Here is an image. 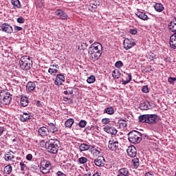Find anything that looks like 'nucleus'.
<instances>
[{"instance_id":"nucleus-1","label":"nucleus","mask_w":176,"mask_h":176,"mask_svg":"<svg viewBox=\"0 0 176 176\" xmlns=\"http://www.w3.org/2000/svg\"><path fill=\"white\" fill-rule=\"evenodd\" d=\"M88 54L92 58L93 61H96L101 57L102 54V45L98 42L92 43L88 49Z\"/></svg>"},{"instance_id":"nucleus-2","label":"nucleus","mask_w":176,"mask_h":176,"mask_svg":"<svg viewBox=\"0 0 176 176\" xmlns=\"http://www.w3.org/2000/svg\"><path fill=\"white\" fill-rule=\"evenodd\" d=\"M159 116L157 114H143L139 116L140 123H147V124H155L157 123Z\"/></svg>"},{"instance_id":"nucleus-3","label":"nucleus","mask_w":176,"mask_h":176,"mask_svg":"<svg viewBox=\"0 0 176 176\" xmlns=\"http://www.w3.org/2000/svg\"><path fill=\"white\" fill-rule=\"evenodd\" d=\"M47 152L52 154H56L58 152L60 148V141L57 139H51L46 144Z\"/></svg>"},{"instance_id":"nucleus-4","label":"nucleus","mask_w":176,"mask_h":176,"mask_svg":"<svg viewBox=\"0 0 176 176\" xmlns=\"http://www.w3.org/2000/svg\"><path fill=\"white\" fill-rule=\"evenodd\" d=\"M19 64L21 69L28 71L32 67V58L29 56H23L20 58Z\"/></svg>"},{"instance_id":"nucleus-5","label":"nucleus","mask_w":176,"mask_h":176,"mask_svg":"<svg viewBox=\"0 0 176 176\" xmlns=\"http://www.w3.org/2000/svg\"><path fill=\"white\" fill-rule=\"evenodd\" d=\"M128 140L131 144H140L142 140V133L137 131H132L128 133Z\"/></svg>"},{"instance_id":"nucleus-6","label":"nucleus","mask_w":176,"mask_h":176,"mask_svg":"<svg viewBox=\"0 0 176 176\" xmlns=\"http://www.w3.org/2000/svg\"><path fill=\"white\" fill-rule=\"evenodd\" d=\"M10 101H12L10 93L6 91L0 92V102H1V104H3L4 105H9V104H10Z\"/></svg>"},{"instance_id":"nucleus-7","label":"nucleus","mask_w":176,"mask_h":176,"mask_svg":"<svg viewBox=\"0 0 176 176\" xmlns=\"http://www.w3.org/2000/svg\"><path fill=\"white\" fill-rule=\"evenodd\" d=\"M38 167L42 174H49V173H50V168H52L50 162L45 160L41 162L40 165H38Z\"/></svg>"},{"instance_id":"nucleus-8","label":"nucleus","mask_w":176,"mask_h":176,"mask_svg":"<svg viewBox=\"0 0 176 176\" xmlns=\"http://www.w3.org/2000/svg\"><path fill=\"white\" fill-rule=\"evenodd\" d=\"M103 130L104 131H105V133H107L108 134H111V135H116V134H118V129L111 126V124L104 126L103 128Z\"/></svg>"},{"instance_id":"nucleus-9","label":"nucleus","mask_w":176,"mask_h":176,"mask_svg":"<svg viewBox=\"0 0 176 176\" xmlns=\"http://www.w3.org/2000/svg\"><path fill=\"white\" fill-rule=\"evenodd\" d=\"M135 41L133 39L125 38L124 41V49H125V50L131 49V47H133V46H135Z\"/></svg>"},{"instance_id":"nucleus-10","label":"nucleus","mask_w":176,"mask_h":176,"mask_svg":"<svg viewBox=\"0 0 176 176\" xmlns=\"http://www.w3.org/2000/svg\"><path fill=\"white\" fill-rule=\"evenodd\" d=\"M1 30L3 32H6V34L13 33V28L12 25H9L8 23H4L1 25Z\"/></svg>"},{"instance_id":"nucleus-11","label":"nucleus","mask_w":176,"mask_h":176,"mask_svg":"<svg viewBox=\"0 0 176 176\" xmlns=\"http://www.w3.org/2000/svg\"><path fill=\"white\" fill-rule=\"evenodd\" d=\"M108 148L110 151H117L119 148V142L115 140L114 139H111L109 141Z\"/></svg>"},{"instance_id":"nucleus-12","label":"nucleus","mask_w":176,"mask_h":176,"mask_svg":"<svg viewBox=\"0 0 176 176\" xmlns=\"http://www.w3.org/2000/svg\"><path fill=\"white\" fill-rule=\"evenodd\" d=\"M32 119V116L30 111L24 112L23 114L20 115L19 120L21 122H28V120H31Z\"/></svg>"},{"instance_id":"nucleus-13","label":"nucleus","mask_w":176,"mask_h":176,"mask_svg":"<svg viewBox=\"0 0 176 176\" xmlns=\"http://www.w3.org/2000/svg\"><path fill=\"white\" fill-rule=\"evenodd\" d=\"M65 82V77L63 74H57L56 80L54 81V85L56 86H62L63 83Z\"/></svg>"},{"instance_id":"nucleus-14","label":"nucleus","mask_w":176,"mask_h":176,"mask_svg":"<svg viewBox=\"0 0 176 176\" xmlns=\"http://www.w3.org/2000/svg\"><path fill=\"white\" fill-rule=\"evenodd\" d=\"M128 156L130 157H135L137 156V148L134 146H130L126 150Z\"/></svg>"},{"instance_id":"nucleus-15","label":"nucleus","mask_w":176,"mask_h":176,"mask_svg":"<svg viewBox=\"0 0 176 176\" xmlns=\"http://www.w3.org/2000/svg\"><path fill=\"white\" fill-rule=\"evenodd\" d=\"M56 16H58L60 20H67L68 19V15L64 10L58 9L55 11Z\"/></svg>"},{"instance_id":"nucleus-16","label":"nucleus","mask_w":176,"mask_h":176,"mask_svg":"<svg viewBox=\"0 0 176 176\" xmlns=\"http://www.w3.org/2000/svg\"><path fill=\"white\" fill-rule=\"evenodd\" d=\"M94 164L96 165L97 167H104V166H105V158H104V157H98L94 160Z\"/></svg>"},{"instance_id":"nucleus-17","label":"nucleus","mask_w":176,"mask_h":176,"mask_svg":"<svg viewBox=\"0 0 176 176\" xmlns=\"http://www.w3.org/2000/svg\"><path fill=\"white\" fill-rule=\"evenodd\" d=\"M46 127L48 130V133H52V134H54V133H57V131H58V128L52 122L48 123Z\"/></svg>"},{"instance_id":"nucleus-18","label":"nucleus","mask_w":176,"mask_h":176,"mask_svg":"<svg viewBox=\"0 0 176 176\" xmlns=\"http://www.w3.org/2000/svg\"><path fill=\"white\" fill-rule=\"evenodd\" d=\"M38 133L39 134V135H41V137H47V135H49V131L47 129V127H40L38 130Z\"/></svg>"},{"instance_id":"nucleus-19","label":"nucleus","mask_w":176,"mask_h":176,"mask_svg":"<svg viewBox=\"0 0 176 176\" xmlns=\"http://www.w3.org/2000/svg\"><path fill=\"white\" fill-rule=\"evenodd\" d=\"M139 108L143 111H148V109H152V106L148 101H146L141 103Z\"/></svg>"},{"instance_id":"nucleus-20","label":"nucleus","mask_w":176,"mask_h":176,"mask_svg":"<svg viewBox=\"0 0 176 176\" xmlns=\"http://www.w3.org/2000/svg\"><path fill=\"white\" fill-rule=\"evenodd\" d=\"M169 45L171 49H176V32L170 36Z\"/></svg>"},{"instance_id":"nucleus-21","label":"nucleus","mask_w":176,"mask_h":176,"mask_svg":"<svg viewBox=\"0 0 176 176\" xmlns=\"http://www.w3.org/2000/svg\"><path fill=\"white\" fill-rule=\"evenodd\" d=\"M35 87H36V85L34 82L29 81L26 85V91L31 93L35 90Z\"/></svg>"},{"instance_id":"nucleus-22","label":"nucleus","mask_w":176,"mask_h":176,"mask_svg":"<svg viewBox=\"0 0 176 176\" xmlns=\"http://www.w3.org/2000/svg\"><path fill=\"white\" fill-rule=\"evenodd\" d=\"M153 8L155 12H158V13H161V12H163V10H164V6H163V4H162L161 3H155L153 6Z\"/></svg>"},{"instance_id":"nucleus-23","label":"nucleus","mask_w":176,"mask_h":176,"mask_svg":"<svg viewBox=\"0 0 176 176\" xmlns=\"http://www.w3.org/2000/svg\"><path fill=\"white\" fill-rule=\"evenodd\" d=\"M129 169H127L126 168H122L118 170L117 176H129Z\"/></svg>"},{"instance_id":"nucleus-24","label":"nucleus","mask_w":176,"mask_h":176,"mask_svg":"<svg viewBox=\"0 0 176 176\" xmlns=\"http://www.w3.org/2000/svg\"><path fill=\"white\" fill-rule=\"evenodd\" d=\"M136 16L140 19L141 20H144V21L148 20V15H146V14H145V12H138L136 13Z\"/></svg>"},{"instance_id":"nucleus-25","label":"nucleus","mask_w":176,"mask_h":176,"mask_svg":"<svg viewBox=\"0 0 176 176\" xmlns=\"http://www.w3.org/2000/svg\"><path fill=\"white\" fill-rule=\"evenodd\" d=\"M74 123H75V120H74V119H72V118H69L65 121V126L67 127V129H71V127H72V124H74Z\"/></svg>"},{"instance_id":"nucleus-26","label":"nucleus","mask_w":176,"mask_h":176,"mask_svg":"<svg viewBox=\"0 0 176 176\" xmlns=\"http://www.w3.org/2000/svg\"><path fill=\"white\" fill-rule=\"evenodd\" d=\"M28 98L27 96L21 97V107H27L28 105Z\"/></svg>"},{"instance_id":"nucleus-27","label":"nucleus","mask_w":176,"mask_h":176,"mask_svg":"<svg viewBox=\"0 0 176 176\" xmlns=\"http://www.w3.org/2000/svg\"><path fill=\"white\" fill-rule=\"evenodd\" d=\"M79 149L80 152H85V151H89L90 149V146L87 144L82 143L80 144Z\"/></svg>"},{"instance_id":"nucleus-28","label":"nucleus","mask_w":176,"mask_h":176,"mask_svg":"<svg viewBox=\"0 0 176 176\" xmlns=\"http://www.w3.org/2000/svg\"><path fill=\"white\" fill-rule=\"evenodd\" d=\"M104 113H107V115H113L115 113V109H113V107H109L104 109Z\"/></svg>"},{"instance_id":"nucleus-29","label":"nucleus","mask_w":176,"mask_h":176,"mask_svg":"<svg viewBox=\"0 0 176 176\" xmlns=\"http://www.w3.org/2000/svg\"><path fill=\"white\" fill-rule=\"evenodd\" d=\"M12 153H13V151L8 152L5 155V160L6 162H9V160H13V159H14V155Z\"/></svg>"},{"instance_id":"nucleus-30","label":"nucleus","mask_w":176,"mask_h":176,"mask_svg":"<svg viewBox=\"0 0 176 176\" xmlns=\"http://www.w3.org/2000/svg\"><path fill=\"white\" fill-rule=\"evenodd\" d=\"M12 5L14 7V9H20L21 8V3L19 0H12Z\"/></svg>"},{"instance_id":"nucleus-31","label":"nucleus","mask_w":176,"mask_h":176,"mask_svg":"<svg viewBox=\"0 0 176 176\" xmlns=\"http://www.w3.org/2000/svg\"><path fill=\"white\" fill-rule=\"evenodd\" d=\"M131 163L133 165V167H135V168H137L140 166V160L138 157L133 158L131 160Z\"/></svg>"},{"instance_id":"nucleus-32","label":"nucleus","mask_w":176,"mask_h":176,"mask_svg":"<svg viewBox=\"0 0 176 176\" xmlns=\"http://www.w3.org/2000/svg\"><path fill=\"white\" fill-rule=\"evenodd\" d=\"M112 75L113 78H114L115 79H119V78H120L121 74L119 70L115 69L113 71Z\"/></svg>"},{"instance_id":"nucleus-33","label":"nucleus","mask_w":176,"mask_h":176,"mask_svg":"<svg viewBox=\"0 0 176 176\" xmlns=\"http://www.w3.org/2000/svg\"><path fill=\"white\" fill-rule=\"evenodd\" d=\"M12 170H13L12 166L10 164H8L5 166L4 173H6V174H10V173H12Z\"/></svg>"},{"instance_id":"nucleus-34","label":"nucleus","mask_w":176,"mask_h":176,"mask_svg":"<svg viewBox=\"0 0 176 176\" xmlns=\"http://www.w3.org/2000/svg\"><path fill=\"white\" fill-rule=\"evenodd\" d=\"M120 129H124L127 126V122L122 120L118 122Z\"/></svg>"},{"instance_id":"nucleus-35","label":"nucleus","mask_w":176,"mask_h":176,"mask_svg":"<svg viewBox=\"0 0 176 176\" xmlns=\"http://www.w3.org/2000/svg\"><path fill=\"white\" fill-rule=\"evenodd\" d=\"M87 83H89V85L91 83H94L96 82V76H90L89 77H88V78L87 79Z\"/></svg>"},{"instance_id":"nucleus-36","label":"nucleus","mask_w":176,"mask_h":176,"mask_svg":"<svg viewBox=\"0 0 176 176\" xmlns=\"http://www.w3.org/2000/svg\"><path fill=\"white\" fill-rule=\"evenodd\" d=\"M87 47V45L86 43H81L80 45H78V50H85Z\"/></svg>"},{"instance_id":"nucleus-37","label":"nucleus","mask_w":176,"mask_h":176,"mask_svg":"<svg viewBox=\"0 0 176 176\" xmlns=\"http://www.w3.org/2000/svg\"><path fill=\"white\" fill-rule=\"evenodd\" d=\"M147 58L153 61V60L156 59V55L152 52H150L147 56Z\"/></svg>"},{"instance_id":"nucleus-38","label":"nucleus","mask_w":176,"mask_h":176,"mask_svg":"<svg viewBox=\"0 0 176 176\" xmlns=\"http://www.w3.org/2000/svg\"><path fill=\"white\" fill-rule=\"evenodd\" d=\"M78 162L80 164H85V163H87V158L85 157H81L78 159Z\"/></svg>"},{"instance_id":"nucleus-39","label":"nucleus","mask_w":176,"mask_h":176,"mask_svg":"<svg viewBox=\"0 0 176 176\" xmlns=\"http://www.w3.org/2000/svg\"><path fill=\"white\" fill-rule=\"evenodd\" d=\"M115 67L116 68H122V67H123V62H122V60L116 62Z\"/></svg>"},{"instance_id":"nucleus-40","label":"nucleus","mask_w":176,"mask_h":176,"mask_svg":"<svg viewBox=\"0 0 176 176\" xmlns=\"http://www.w3.org/2000/svg\"><path fill=\"white\" fill-rule=\"evenodd\" d=\"M86 124H87V122H86V120H82L79 123H78V126L80 127H86Z\"/></svg>"},{"instance_id":"nucleus-41","label":"nucleus","mask_w":176,"mask_h":176,"mask_svg":"<svg viewBox=\"0 0 176 176\" xmlns=\"http://www.w3.org/2000/svg\"><path fill=\"white\" fill-rule=\"evenodd\" d=\"M169 30L171 31V32H174L175 34L176 32V25H168Z\"/></svg>"},{"instance_id":"nucleus-42","label":"nucleus","mask_w":176,"mask_h":176,"mask_svg":"<svg viewBox=\"0 0 176 176\" xmlns=\"http://www.w3.org/2000/svg\"><path fill=\"white\" fill-rule=\"evenodd\" d=\"M111 119L109 118H102V124H109L110 123Z\"/></svg>"},{"instance_id":"nucleus-43","label":"nucleus","mask_w":176,"mask_h":176,"mask_svg":"<svg viewBox=\"0 0 176 176\" xmlns=\"http://www.w3.org/2000/svg\"><path fill=\"white\" fill-rule=\"evenodd\" d=\"M142 91V93H149V87H148V85L143 86Z\"/></svg>"},{"instance_id":"nucleus-44","label":"nucleus","mask_w":176,"mask_h":176,"mask_svg":"<svg viewBox=\"0 0 176 176\" xmlns=\"http://www.w3.org/2000/svg\"><path fill=\"white\" fill-rule=\"evenodd\" d=\"M58 71V70H57V69L50 68L48 69V72L50 74V75H53V74H57Z\"/></svg>"},{"instance_id":"nucleus-45","label":"nucleus","mask_w":176,"mask_h":176,"mask_svg":"<svg viewBox=\"0 0 176 176\" xmlns=\"http://www.w3.org/2000/svg\"><path fill=\"white\" fill-rule=\"evenodd\" d=\"M168 82L170 84V85H174V82H176V78L175 77H170L168 79Z\"/></svg>"},{"instance_id":"nucleus-46","label":"nucleus","mask_w":176,"mask_h":176,"mask_svg":"<svg viewBox=\"0 0 176 176\" xmlns=\"http://www.w3.org/2000/svg\"><path fill=\"white\" fill-rule=\"evenodd\" d=\"M17 23H19V24H23L24 21H25V20L24 19V18L23 17H19L16 19Z\"/></svg>"},{"instance_id":"nucleus-47","label":"nucleus","mask_w":176,"mask_h":176,"mask_svg":"<svg viewBox=\"0 0 176 176\" xmlns=\"http://www.w3.org/2000/svg\"><path fill=\"white\" fill-rule=\"evenodd\" d=\"M144 71H145V72H152V71H153V69H152L151 65H148L145 68Z\"/></svg>"},{"instance_id":"nucleus-48","label":"nucleus","mask_w":176,"mask_h":176,"mask_svg":"<svg viewBox=\"0 0 176 176\" xmlns=\"http://www.w3.org/2000/svg\"><path fill=\"white\" fill-rule=\"evenodd\" d=\"M20 166H21V171H24L26 166L25 164H24V162H20Z\"/></svg>"},{"instance_id":"nucleus-49","label":"nucleus","mask_w":176,"mask_h":176,"mask_svg":"<svg viewBox=\"0 0 176 176\" xmlns=\"http://www.w3.org/2000/svg\"><path fill=\"white\" fill-rule=\"evenodd\" d=\"M129 34H131V35H135L137 34V30H135V29H131L129 30Z\"/></svg>"},{"instance_id":"nucleus-50","label":"nucleus","mask_w":176,"mask_h":176,"mask_svg":"<svg viewBox=\"0 0 176 176\" xmlns=\"http://www.w3.org/2000/svg\"><path fill=\"white\" fill-rule=\"evenodd\" d=\"M92 5H93L94 9H97L98 6H100V2L95 1Z\"/></svg>"},{"instance_id":"nucleus-51","label":"nucleus","mask_w":176,"mask_h":176,"mask_svg":"<svg viewBox=\"0 0 176 176\" xmlns=\"http://www.w3.org/2000/svg\"><path fill=\"white\" fill-rule=\"evenodd\" d=\"M56 176H67V175L61 171H58L56 173Z\"/></svg>"},{"instance_id":"nucleus-52","label":"nucleus","mask_w":176,"mask_h":176,"mask_svg":"<svg viewBox=\"0 0 176 176\" xmlns=\"http://www.w3.org/2000/svg\"><path fill=\"white\" fill-rule=\"evenodd\" d=\"M126 75H127L126 80L131 82V79H132L131 74H126Z\"/></svg>"},{"instance_id":"nucleus-53","label":"nucleus","mask_w":176,"mask_h":176,"mask_svg":"<svg viewBox=\"0 0 176 176\" xmlns=\"http://www.w3.org/2000/svg\"><path fill=\"white\" fill-rule=\"evenodd\" d=\"M26 159H27V160H29V161L32 160V154H28V155L26 156Z\"/></svg>"},{"instance_id":"nucleus-54","label":"nucleus","mask_w":176,"mask_h":176,"mask_svg":"<svg viewBox=\"0 0 176 176\" xmlns=\"http://www.w3.org/2000/svg\"><path fill=\"white\" fill-rule=\"evenodd\" d=\"M63 100H64V101H65L66 102H67V101H68V100H69L70 102H74V100H72V99H71V98H69L64 97V98H63Z\"/></svg>"},{"instance_id":"nucleus-55","label":"nucleus","mask_w":176,"mask_h":176,"mask_svg":"<svg viewBox=\"0 0 176 176\" xmlns=\"http://www.w3.org/2000/svg\"><path fill=\"white\" fill-rule=\"evenodd\" d=\"M176 25V17L173 19V20L171 21V22L169 23V25Z\"/></svg>"},{"instance_id":"nucleus-56","label":"nucleus","mask_w":176,"mask_h":176,"mask_svg":"<svg viewBox=\"0 0 176 176\" xmlns=\"http://www.w3.org/2000/svg\"><path fill=\"white\" fill-rule=\"evenodd\" d=\"M14 30H16V31H21L23 30V28L20 26H15Z\"/></svg>"},{"instance_id":"nucleus-57","label":"nucleus","mask_w":176,"mask_h":176,"mask_svg":"<svg viewBox=\"0 0 176 176\" xmlns=\"http://www.w3.org/2000/svg\"><path fill=\"white\" fill-rule=\"evenodd\" d=\"M122 85H127V83H130V81L126 80H122Z\"/></svg>"},{"instance_id":"nucleus-58","label":"nucleus","mask_w":176,"mask_h":176,"mask_svg":"<svg viewBox=\"0 0 176 176\" xmlns=\"http://www.w3.org/2000/svg\"><path fill=\"white\" fill-rule=\"evenodd\" d=\"M89 10L90 11V12H94V6H90L89 7Z\"/></svg>"},{"instance_id":"nucleus-59","label":"nucleus","mask_w":176,"mask_h":176,"mask_svg":"<svg viewBox=\"0 0 176 176\" xmlns=\"http://www.w3.org/2000/svg\"><path fill=\"white\" fill-rule=\"evenodd\" d=\"M144 176H155L153 173H151V172L146 173Z\"/></svg>"},{"instance_id":"nucleus-60","label":"nucleus","mask_w":176,"mask_h":176,"mask_svg":"<svg viewBox=\"0 0 176 176\" xmlns=\"http://www.w3.org/2000/svg\"><path fill=\"white\" fill-rule=\"evenodd\" d=\"M36 107H42V103L38 100L36 103Z\"/></svg>"},{"instance_id":"nucleus-61","label":"nucleus","mask_w":176,"mask_h":176,"mask_svg":"<svg viewBox=\"0 0 176 176\" xmlns=\"http://www.w3.org/2000/svg\"><path fill=\"white\" fill-rule=\"evenodd\" d=\"M3 131H5V129H3V128H0V137L3 134Z\"/></svg>"},{"instance_id":"nucleus-62","label":"nucleus","mask_w":176,"mask_h":176,"mask_svg":"<svg viewBox=\"0 0 176 176\" xmlns=\"http://www.w3.org/2000/svg\"><path fill=\"white\" fill-rule=\"evenodd\" d=\"M92 176H101V173L96 172L95 174H94Z\"/></svg>"},{"instance_id":"nucleus-63","label":"nucleus","mask_w":176,"mask_h":176,"mask_svg":"<svg viewBox=\"0 0 176 176\" xmlns=\"http://www.w3.org/2000/svg\"><path fill=\"white\" fill-rule=\"evenodd\" d=\"M67 91H68V94H74V91L72 89Z\"/></svg>"},{"instance_id":"nucleus-64","label":"nucleus","mask_w":176,"mask_h":176,"mask_svg":"<svg viewBox=\"0 0 176 176\" xmlns=\"http://www.w3.org/2000/svg\"><path fill=\"white\" fill-rule=\"evenodd\" d=\"M84 176H91V175L89 173V174H85Z\"/></svg>"}]
</instances>
